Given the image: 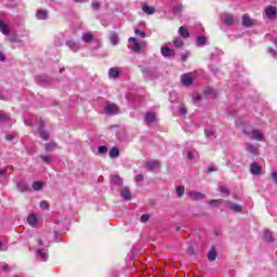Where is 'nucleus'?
<instances>
[{
  "label": "nucleus",
  "mask_w": 277,
  "mask_h": 277,
  "mask_svg": "<svg viewBox=\"0 0 277 277\" xmlns=\"http://www.w3.org/2000/svg\"><path fill=\"white\" fill-rule=\"evenodd\" d=\"M129 42H134V44H135V42H137V39L135 37H130Z\"/></svg>",
  "instance_id": "052dcab7"
},
{
  "label": "nucleus",
  "mask_w": 277,
  "mask_h": 277,
  "mask_svg": "<svg viewBox=\"0 0 277 277\" xmlns=\"http://www.w3.org/2000/svg\"><path fill=\"white\" fill-rule=\"evenodd\" d=\"M55 148H57V143H55V142H50V143L45 144L47 153H53V150H55Z\"/></svg>",
  "instance_id": "a211bd4d"
},
{
  "label": "nucleus",
  "mask_w": 277,
  "mask_h": 277,
  "mask_svg": "<svg viewBox=\"0 0 277 277\" xmlns=\"http://www.w3.org/2000/svg\"><path fill=\"white\" fill-rule=\"evenodd\" d=\"M247 150L248 153H251V155H258L259 154V148L252 144L247 145Z\"/></svg>",
  "instance_id": "412c9836"
},
{
  "label": "nucleus",
  "mask_w": 277,
  "mask_h": 277,
  "mask_svg": "<svg viewBox=\"0 0 277 277\" xmlns=\"http://www.w3.org/2000/svg\"><path fill=\"white\" fill-rule=\"evenodd\" d=\"M150 220V214H143L141 216V222H143V224H145V222H148Z\"/></svg>",
  "instance_id": "58836bf2"
},
{
  "label": "nucleus",
  "mask_w": 277,
  "mask_h": 277,
  "mask_svg": "<svg viewBox=\"0 0 277 277\" xmlns=\"http://www.w3.org/2000/svg\"><path fill=\"white\" fill-rule=\"evenodd\" d=\"M197 44L199 47H205V44H207V37H202V36L198 37L197 38Z\"/></svg>",
  "instance_id": "c85d7f7f"
},
{
  "label": "nucleus",
  "mask_w": 277,
  "mask_h": 277,
  "mask_svg": "<svg viewBox=\"0 0 277 277\" xmlns=\"http://www.w3.org/2000/svg\"><path fill=\"white\" fill-rule=\"evenodd\" d=\"M215 259H217V252L215 251V248H212L208 253V260L215 261Z\"/></svg>",
  "instance_id": "4be33fe9"
},
{
  "label": "nucleus",
  "mask_w": 277,
  "mask_h": 277,
  "mask_svg": "<svg viewBox=\"0 0 277 277\" xmlns=\"http://www.w3.org/2000/svg\"><path fill=\"white\" fill-rule=\"evenodd\" d=\"M242 133L250 137V140H256L258 142L263 141V132L260 130H253L252 132H249L248 130H242Z\"/></svg>",
  "instance_id": "f03ea898"
},
{
  "label": "nucleus",
  "mask_w": 277,
  "mask_h": 277,
  "mask_svg": "<svg viewBox=\"0 0 277 277\" xmlns=\"http://www.w3.org/2000/svg\"><path fill=\"white\" fill-rule=\"evenodd\" d=\"M109 40H110L111 44H114V47H116V44H118V34L111 32L109 36Z\"/></svg>",
  "instance_id": "a878e982"
},
{
  "label": "nucleus",
  "mask_w": 277,
  "mask_h": 277,
  "mask_svg": "<svg viewBox=\"0 0 277 277\" xmlns=\"http://www.w3.org/2000/svg\"><path fill=\"white\" fill-rule=\"evenodd\" d=\"M134 34H135V36H141V38H146V32H144L140 29H135Z\"/></svg>",
  "instance_id": "ea45409f"
},
{
  "label": "nucleus",
  "mask_w": 277,
  "mask_h": 277,
  "mask_svg": "<svg viewBox=\"0 0 277 277\" xmlns=\"http://www.w3.org/2000/svg\"><path fill=\"white\" fill-rule=\"evenodd\" d=\"M9 40L10 42H16V37H10Z\"/></svg>",
  "instance_id": "0e129e2a"
},
{
  "label": "nucleus",
  "mask_w": 277,
  "mask_h": 277,
  "mask_svg": "<svg viewBox=\"0 0 277 277\" xmlns=\"http://www.w3.org/2000/svg\"><path fill=\"white\" fill-rule=\"evenodd\" d=\"M161 55L163 57H174V55H176V53L174 52V50H172V48L162 47L161 48Z\"/></svg>",
  "instance_id": "6e6552de"
},
{
  "label": "nucleus",
  "mask_w": 277,
  "mask_h": 277,
  "mask_svg": "<svg viewBox=\"0 0 277 277\" xmlns=\"http://www.w3.org/2000/svg\"><path fill=\"white\" fill-rule=\"evenodd\" d=\"M188 252H189L190 254H194V249H193V248H188Z\"/></svg>",
  "instance_id": "774afa93"
},
{
  "label": "nucleus",
  "mask_w": 277,
  "mask_h": 277,
  "mask_svg": "<svg viewBox=\"0 0 277 277\" xmlns=\"http://www.w3.org/2000/svg\"><path fill=\"white\" fill-rule=\"evenodd\" d=\"M205 133H206L207 137H209V135H213V132L208 131V130H205Z\"/></svg>",
  "instance_id": "680f3d73"
},
{
  "label": "nucleus",
  "mask_w": 277,
  "mask_h": 277,
  "mask_svg": "<svg viewBox=\"0 0 277 277\" xmlns=\"http://www.w3.org/2000/svg\"><path fill=\"white\" fill-rule=\"evenodd\" d=\"M40 158L42 159V161H44V163H51L52 159L51 156H40Z\"/></svg>",
  "instance_id": "a19ab883"
},
{
  "label": "nucleus",
  "mask_w": 277,
  "mask_h": 277,
  "mask_svg": "<svg viewBox=\"0 0 277 277\" xmlns=\"http://www.w3.org/2000/svg\"><path fill=\"white\" fill-rule=\"evenodd\" d=\"M188 57H189V52L182 54V62H187Z\"/></svg>",
  "instance_id": "8fccbe9b"
},
{
  "label": "nucleus",
  "mask_w": 277,
  "mask_h": 277,
  "mask_svg": "<svg viewBox=\"0 0 277 277\" xmlns=\"http://www.w3.org/2000/svg\"><path fill=\"white\" fill-rule=\"evenodd\" d=\"M108 77H111L113 79H118L120 77V69L118 67H113L108 71Z\"/></svg>",
  "instance_id": "9b49d317"
},
{
  "label": "nucleus",
  "mask_w": 277,
  "mask_h": 277,
  "mask_svg": "<svg viewBox=\"0 0 277 277\" xmlns=\"http://www.w3.org/2000/svg\"><path fill=\"white\" fill-rule=\"evenodd\" d=\"M104 114L105 116H118L120 114V106L116 103L107 102L104 107Z\"/></svg>",
  "instance_id": "f257e3e1"
},
{
  "label": "nucleus",
  "mask_w": 277,
  "mask_h": 277,
  "mask_svg": "<svg viewBox=\"0 0 277 277\" xmlns=\"http://www.w3.org/2000/svg\"><path fill=\"white\" fill-rule=\"evenodd\" d=\"M135 181H136V183H142V181H144V175L137 174V175L135 176Z\"/></svg>",
  "instance_id": "49530a36"
},
{
  "label": "nucleus",
  "mask_w": 277,
  "mask_h": 277,
  "mask_svg": "<svg viewBox=\"0 0 277 277\" xmlns=\"http://www.w3.org/2000/svg\"><path fill=\"white\" fill-rule=\"evenodd\" d=\"M173 44L176 47V49H182V47H185V43L181 39L173 40Z\"/></svg>",
  "instance_id": "c756f323"
},
{
  "label": "nucleus",
  "mask_w": 277,
  "mask_h": 277,
  "mask_svg": "<svg viewBox=\"0 0 277 277\" xmlns=\"http://www.w3.org/2000/svg\"><path fill=\"white\" fill-rule=\"evenodd\" d=\"M27 223L29 224V226L36 227V225L38 224V216H36V214L28 215Z\"/></svg>",
  "instance_id": "4468645a"
},
{
  "label": "nucleus",
  "mask_w": 277,
  "mask_h": 277,
  "mask_svg": "<svg viewBox=\"0 0 277 277\" xmlns=\"http://www.w3.org/2000/svg\"><path fill=\"white\" fill-rule=\"evenodd\" d=\"M121 196L123 200H131V190H129V188H124L123 190H121Z\"/></svg>",
  "instance_id": "aec40b11"
},
{
  "label": "nucleus",
  "mask_w": 277,
  "mask_h": 277,
  "mask_svg": "<svg viewBox=\"0 0 277 277\" xmlns=\"http://www.w3.org/2000/svg\"><path fill=\"white\" fill-rule=\"evenodd\" d=\"M43 186H44V184L40 181H37V182L32 183V189L35 192H40V189H42Z\"/></svg>",
  "instance_id": "393cba45"
},
{
  "label": "nucleus",
  "mask_w": 277,
  "mask_h": 277,
  "mask_svg": "<svg viewBox=\"0 0 277 277\" xmlns=\"http://www.w3.org/2000/svg\"><path fill=\"white\" fill-rule=\"evenodd\" d=\"M48 16V12L47 11H38L37 12V18H39V21H44Z\"/></svg>",
  "instance_id": "cd10ccee"
},
{
  "label": "nucleus",
  "mask_w": 277,
  "mask_h": 277,
  "mask_svg": "<svg viewBox=\"0 0 277 277\" xmlns=\"http://www.w3.org/2000/svg\"><path fill=\"white\" fill-rule=\"evenodd\" d=\"M0 176H3V179H8V169H0Z\"/></svg>",
  "instance_id": "79ce46f5"
},
{
  "label": "nucleus",
  "mask_w": 277,
  "mask_h": 277,
  "mask_svg": "<svg viewBox=\"0 0 277 277\" xmlns=\"http://www.w3.org/2000/svg\"><path fill=\"white\" fill-rule=\"evenodd\" d=\"M242 27H253L254 18L250 17L248 14L242 15Z\"/></svg>",
  "instance_id": "0eeeda50"
},
{
  "label": "nucleus",
  "mask_w": 277,
  "mask_h": 277,
  "mask_svg": "<svg viewBox=\"0 0 277 277\" xmlns=\"http://www.w3.org/2000/svg\"><path fill=\"white\" fill-rule=\"evenodd\" d=\"M145 167L147 168V170H155V168H161V163L159 162V160H149L145 163Z\"/></svg>",
  "instance_id": "1a4fd4ad"
},
{
  "label": "nucleus",
  "mask_w": 277,
  "mask_h": 277,
  "mask_svg": "<svg viewBox=\"0 0 277 277\" xmlns=\"http://www.w3.org/2000/svg\"><path fill=\"white\" fill-rule=\"evenodd\" d=\"M37 242H38V246H44V242L42 241V239H38Z\"/></svg>",
  "instance_id": "e2e57ef3"
},
{
  "label": "nucleus",
  "mask_w": 277,
  "mask_h": 277,
  "mask_svg": "<svg viewBox=\"0 0 277 277\" xmlns=\"http://www.w3.org/2000/svg\"><path fill=\"white\" fill-rule=\"evenodd\" d=\"M220 203L221 202L217 199H213V200L210 201L211 207H217V205H220Z\"/></svg>",
  "instance_id": "de8ad7c7"
},
{
  "label": "nucleus",
  "mask_w": 277,
  "mask_h": 277,
  "mask_svg": "<svg viewBox=\"0 0 277 277\" xmlns=\"http://www.w3.org/2000/svg\"><path fill=\"white\" fill-rule=\"evenodd\" d=\"M179 34H180V36H181L182 38H184V39L189 38V30H187V28H186L185 26H181V27L179 28Z\"/></svg>",
  "instance_id": "2eb2a0df"
},
{
  "label": "nucleus",
  "mask_w": 277,
  "mask_h": 277,
  "mask_svg": "<svg viewBox=\"0 0 277 277\" xmlns=\"http://www.w3.org/2000/svg\"><path fill=\"white\" fill-rule=\"evenodd\" d=\"M92 8H93V10H98V8H101V3H98V2H93V3H92Z\"/></svg>",
  "instance_id": "3c124183"
},
{
  "label": "nucleus",
  "mask_w": 277,
  "mask_h": 277,
  "mask_svg": "<svg viewBox=\"0 0 277 277\" xmlns=\"http://www.w3.org/2000/svg\"><path fill=\"white\" fill-rule=\"evenodd\" d=\"M109 157H110V159H116V158L120 157V149H118V147H113L109 150Z\"/></svg>",
  "instance_id": "dca6fc26"
},
{
  "label": "nucleus",
  "mask_w": 277,
  "mask_h": 277,
  "mask_svg": "<svg viewBox=\"0 0 277 277\" xmlns=\"http://www.w3.org/2000/svg\"><path fill=\"white\" fill-rule=\"evenodd\" d=\"M271 179H272L273 183H277V172L276 171H273L271 173Z\"/></svg>",
  "instance_id": "37998d69"
},
{
  "label": "nucleus",
  "mask_w": 277,
  "mask_h": 277,
  "mask_svg": "<svg viewBox=\"0 0 277 277\" xmlns=\"http://www.w3.org/2000/svg\"><path fill=\"white\" fill-rule=\"evenodd\" d=\"M0 31L3 34V36H10V28L8 27V24L5 22L0 19Z\"/></svg>",
  "instance_id": "f8f14e48"
},
{
  "label": "nucleus",
  "mask_w": 277,
  "mask_h": 277,
  "mask_svg": "<svg viewBox=\"0 0 277 277\" xmlns=\"http://www.w3.org/2000/svg\"><path fill=\"white\" fill-rule=\"evenodd\" d=\"M250 172L254 176H259V174H263V168L261 166H259V163L252 162L250 164Z\"/></svg>",
  "instance_id": "423d86ee"
},
{
  "label": "nucleus",
  "mask_w": 277,
  "mask_h": 277,
  "mask_svg": "<svg viewBox=\"0 0 277 277\" xmlns=\"http://www.w3.org/2000/svg\"><path fill=\"white\" fill-rule=\"evenodd\" d=\"M39 207L41 208V209H43L44 211H47V210H49V202H47V201H41L40 203H39Z\"/></svg>",
  "instance_id": "e433bc0d"
},
{
  "label": "nucleus",
  "mask_w": 277,
  "mask_h": 277,
  "mask_svg": "<svg viewBox=\"0 0 277 277\" xmlns=\"http://www.w3.org/2000/svg\"><path fill=\"white\" fill-rule=\"evenodd\" d=\"M264 241H274V237L272 236V232H266L264 234Z\"/></svg>",
  "instance_id": "f704fd0d"
},
{
  "label": "nucleus",
  "mask_w": 277,
  "mask_h": 277,
  "mask_svg": "<svg viewBox=\"0 0 277 277\" xmlns=\"http://www.w3.org/2000/svg\"><path fill=\"white\" fill-rule=\"evenodd\" d=\"M142 10H143V12H145V14H148V15L155 14V8H153V6L144 5L142 8Z\"/></svg>",
  "instance_id": "b1692460"
},
{
  "label": "nucleus",
  "mask_w": 277,
  "mask_h": 277,
  "mask_svg": "<svg viewBox=\"0 0 277 277\" xmlns=\"http://www.w3.org/2000/svg\"><path fill=\"white\" fill-rule=\"evenodd\" d=\"M5 140H8V142H12V140H14V136L12 134H6Z\"/></svg>",
  "instance_id": "864d4df0"
},
{
  "label": "nucleus",
  "mask_w": 277,
  "mask_h": 277,
  "mask_svg": "<svg viewBox=\"0 0 277 277\" xmlns=\"http://www.w3.org/2000/svg\"><path fill=\"white\" fill-rule=\"evenodd\" d=\"M97 153H100V155H105L107 153V146H100Z\"/></svg>",
  "instance_id": "4c0bfd02"
},
{
  "label": "nucleus",
  "mask_w": 277,
  "mask_h": 277,
  "mask_svg": "<svg viewBox=\"0 0 277 277\" xmlns=\"http://www.w3.org/2000/svg\"><path fill=\"white\" fill-rule=\"evenodd\" d=\"M38 124H39L38 133H39L41 140H44V142H47V140H49V133L47 132V130H44V121H42V119H40Z\"/></svg>",
  "instance_id": "20e7f679"
},
{
  "label": "nucleus",
  "mask_w": 277,
  "mask_h": 277,
  "mask_svg": "<svg viewBox=\"0 0 277 277\" xmlns=\"http://www.w3.org/2000/svg\"><path fill=\"white\" fill-rule=\"evenodd\" d=\"M180 12H183V4H176L173 6V14H180Z\"/></svg>",
  "instance_id": "72a5a7b5"
},
{
  "label": "nucleus",
  "mask_w": 277,
  "mask_h": 277,
  "mask_svg": "<svg viewBox=\"0 0 277 277\" xmlns=\"http://www.w3.org/2000/svg\"><path fill=\"white\" fill-rule=\"evenodd\" d=\"M131 51H133V53H140V51H142V44L136 41L131 48Z\"/></svg>",
  "instance_id": "bb28decb"
},
{
  "label": "nucleus",
  "mask_w": 277,
  "mask_h": 277,
  "mask_svg": "<svg viewBox=\"0 0 277 277\" xmlns=\"http://www.w3.org/2000/svg\"><path fill=\"white\" fill-rule=\"evenodd\" d=\"M0 62H5V55H3V52H0Z\"/></svg>",
  "instance_id": "bf43d9fd"
},
{
  "label": "nucleus",
  "mask_w": 277,
  "mask_h": 277,
  "mask_svg": "<svg viewBox=\"0 0 277 277\" xmlns=\"http://www.w3.org/2000/svg\"><path fill=\"white\" fill-rule=\"evenodd\" d=\"M5 120H10V115L5 114L3 110H0V122H5Z\"/></svg>",
  "instance_id": "7c9ffc66"
},
{
  "label": "nucleus",
  "mask_w": 277,
  "mask_h": 277,
  "mask_svg": "<svg viewBox=\"0 0 277 277\" xmlns=\"http://www.w3.org/2000/svg\"><path fill=\"white\" fill-rule=\"evenodd\" d=\"M37 254H39L42 259H47V253L42 252V249L37 250Z\"/></svg>",
  "instance_id": "09e8293b"
},
{
  "label": "nucleus",
  "mask_w": 277,
  "mask_h": 277,
  "mask_svg": "<svg viewBox=\"0 0 277 277\" xmlns=\"http://www.w3.org/2000/svg\"><path fill=\"white\" fill-rule=\"evenodd\" d=\"M187 159H194V153L193 151H187Z\"/></svg>",
  "instance_id": "6e6d98bb"
},
{
  "label": "nucleus",
  "mask_w": 277,
  "mask_h": 277,
  "mask_svg": "<svg viewBox=\"0 0 277 277\" xmlns=\"http://www.w3.org/2000/svg\"><path fill=\"white\" fill-rule=\"evenodd\" d=\"M216 171H217V169L214 168V167H209L208 168V172H216Z\"/></svg>",
  "instance_id": "13d9d810"
},
{
  "label": "nucleus",
  "mask_w": 277,
  "mask_h": 277,
  "mask_svg": "<svg viewBox=\"0 0 277 277\" xmlns=\"http://www.w3.org/2000/svg\"><path fill=\"white\" fill-rule=\"evenodd\" d=\"M25 124H26L27 127H31L32 122L29 121V120H27V121H25Z\"/></svg>",
  "instance_id": "338daca9"
},
{
  "label": "nucleus",
  "mask_w": 277,
  "mask_h": 277,
  "mask_svg": "<svg viewBox=\"0 0 277 277\" xmlns=\"http://www.w3.org/2000/svg\"><path fill=\"white\" fill-rule=\"evenodd\" d=\"M176 194L181 198V196H183V194H185V186H177Z\"/></svg>",
  "instance_id": "c9c22d12"
},
{
  "label": "nucleus",
  "mask_w": 277,
  "mask_h": 277,
  "mask_svg": "<svg viewBox=\"0 0 277 277\" xmlns=\"http://www.w3.org/2000/svg\"><path fill=\"white\" fill-rule=\"evenodd\" d=\"M265 14L269 21H274L277 16V8L272 5L266 6Z\"/></svg>",
  "instance_id": "39448f33"
},
{
  "label": "nucleus",
  "mask_w": 277,
  "mask_h": 277,
  "mask_svg": "<svg viewBox=\"0 0 277 277\" xmlns=\"http://www.w3.org/2000/svg\"><path fill=\"white\" fill-rule=\"evenodd\" d=\"M220 192H221V194H228V188L222 187V188L220 189Z\"/></svg>",
  "instance_id": "4d7b16f0"
},
{
  "label": "nucleus",
  "mask_w": 277,
  "mask_h": 277,
  "mask_svg": "<svg viewBox=\"0 0 277 277\" xmlns=\"http://www.w3.org/2000/svg\"><path fill=\"white\" fill-rule=\"evenodd\" d=\"M223 23L225 25H233L235 23V17L233 16V14H225L223 16Z\"/></svg>",
  "instance_id": "ddd939ff"
},
{
  "label": "nucleus",
  "mask_w": 277,
  "mask_h": 277,
  "mask_svg": "<svg viewBox=\"0 0 277 277\" xmlns=\"http://www.w3.org/2000/svg\"><path fill=\"white\" fill-rule=\"evenodd\" d=\"M67 44H68V47H75V42L74 41H68Z\"/></svg>",
  "instance_id": "69168bd1"
},
{
  "label": "nucleus",
  "mask_w": 277,
  "mask_h": 277,
  "mask_svg": "<svg viewBox=\"0 0 277 277\" xmlns=\"http://www.w3.org/2000/svg\"><path fill=\"white\" fill-rule=\"evenodd\" d=\"M155 120H157V115L155 113L145 114V122H147V124H153Z\"/></svg>",
  "instance_id": "9d476101"
},
{
  "label": "nucleus",
  "mask_w": 277,
  "mask_h": 277,
  "mask_svg": "<svg viewBox=\"0 0 277 277\" xmlns=\"http://www.w3.org/2000/svg\"><path fill=\"white\" fill-rule=\"evenodd\" d=\"M189 196H193V200L195 201L205 199V194L202 193L190 192Z\"/></svg>",
  "instance_id": "f3484780"
},
{
  "label": "nucleus",
  "mask_w": 277,
  "mask_h": 277,
  "mask_svg": "<svg viewBox=\"0 0 277 277\" xmlns=\"http://www.w3.org/2000/svg\"><path fill=\"white\" fill-rule=\"evenodd\" d=\"M83 42H92L94 40V35L92 32H87L82 37Z\"/></svg>",
  "instance_id": "5701e85b"
},
{
  "label": "nucleus",
  "mask_w": 277,
  "mask_h": 277,
  "mask_svg": "<svg viewBox=\"0 0 277 277\" xmlns=\"http://www.w3.org/2000/svg\"><path fill=\"white\" fill-rule=\"evenodd\" d=\"M228 209H230L232 211H234L235 213H241L242 208L241 206L237 205V203H229L228 205Z\"/></svg>",
  "instance_id": "6ab92c4d"
},
{
  "label": "nucleus",
  "mask_w": 277,
  "mask_h": 277,
  "mask_svg": "<svg viewBox=\"0 0 277 277\" xmlns=\"http://www.w3.org/2000/svg\"><path fill=\"white\" fill-rule=\"evenodd\" d=\"M268 53H272V55H274V57L277 56L276 50H274V49H272V48L268 49Z\"/></svg>",
  "instance_id": "603ef678"
},
{
  "label": "nucleus",
  "mask_w": 277,
  "mask_h": 277,
  "mask_svg": "<svg viewBox=\"0 0 277 277\" xmlns=\"http://www.w3.org/2000/svg\"><path fill=\"white\" fill-rule=\"evenodd\" d=\"M180 111H181V114H183V116H185L186 114H187V108H185V107H181L180 108Z\"/></svg>",
  "instance_id": "5fc2aeb1"
},
{
  "label": "nucleus",
  "mask_w": 277,
  "mask_h": 277,
  "mask_svg": "<svg viewBox=\"0 0 277 277\" xmlns=\"http://www.w3.org/2000/svg\"><path fill=\"white\" fill-rule=\"evenodd\" d=\"M199 101H202V95L198 94L195 97H193V103H198Z\"/></svg>",
  "instance_id": "a18cd8bd"
},
{
  "label": "nucleus",
  "mask_w": 277,
  "mask_h": 277,
  "mask_svg": "<svg viewBox=\"0 0 277 277\" xmlns=\"http://www.w3.org/2000/svg\"><path fill=\"white\" fill-rule=\"evenodd\" d=\"M18 189H21V192H27L29 189V186H27V184L19 182L17 184Z\"/></svg>",
  "instance_id": "473e14b6"
},
{
  "label": "nucleus",
  "mask_w": 277,
  "mask_h": 277,
  "mask_svg": "<svg viewBox=\"0 0 277 277\" xmlns=\"http://www.w3.org/2000/svg\"><path fill=\"white\" fill-rule=\"evenodd\" d=\"M181 82L183 83V85H185L186 88H189V85H192V83H194V74L188 72V74H184L181 76Z\"/></svg>",
  "instance_id": "7ed1b4c3"
},
{
  "label": "nucleus",
  "mask_w": 277,
  "mask_h": 277,
  "mask_svg": "<svg viewBox=\"0 0 277 277\" xmlns=\"http://www.w3.org/2000/svg\"><path fill=\"white\" fill-rule=\"evenodd\" d=\"M203 94H206V96H208V94H215V91L213 89H206L203 91Z\"/></svg>",
  "instance_id": "c03bdc74"
},
{
  "label": "nucleus",
  "mask_w": 277,
  "mask_h": 277,
  "mask_svg": "<svg viewBox=\"0 0 277 277\" xmlns=\"http://www.w3.org/2000/svg\"><path fill=\"white\" fill-rule=\"evenodd\" d=\"M236 127L239 129L240 127H246V120L243 118H238L235 121Z\"/></svg>",
  "instance_id": "2f4dec72"
}]
</instances>
